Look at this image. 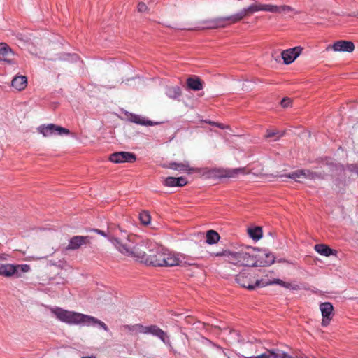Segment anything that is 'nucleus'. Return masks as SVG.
I'll list each match as a JSON object with an SVG mask.
<instances>
[{
  "instance_id": "obj_44",
  "label": "nucleus",
  "mask_w": 358,
  "mask_h": 358,
  "mask_svg": "<svg viewBox=\"0 0 358 358\" xmlns=\"http://www.w3.org/2000/svg\"><path fill=\"white\" fill-rule=\"evenodd\" d=\"M82 358H96L94 356L83 357Z\"/></svg>"
},
{
  "instance_id": "obj_18",
  "label": "nucleus",
  "mask_w": 358,
  "mask_h": 358,
  "mask_svg": "<svg viewBox=\"0 0 358 358\" xmlns=\"http://www.w3.org/2000/svg\"><path fill=\"white\" fill-rule=\"evenodd\" d=\"M13 57L14 52L11 48L6 43H0V60L11 63Z\"/></svg>"
},
{
  "instance_id": "obj_3",
  "label": "nucleus",
  "mask_w": 358,
  "mask_h": 358,
  "mask_svg": "<svg viewBox=\"0 0 358 358\" xmlns=\"http://www.w3.org/2000/svg\"><path fill=\"white\" fill-rule=\"evenodd\" d=\"M52 313L55 315L58 320L69 324H84L87 326L97 324L106 331H109L108 326L103 322L93 316L66 310L61 308L52 309Z\"/></svg>"
},
{
  "instance_id": "obj_1",
  "label": "nucleus",
  "mask_w": 358,
  "mask_h": 358,
  "mask_svg": "<svg viewBox=\"0 0 358 358\" xmlns=\"http://www.w3.org/2000/svg\"><path fill=\"white\" fill-rule=\"evenodd\" d=\"M148 241L138 238L127 257L153 266H183L186 264H187L179 255L155 245L147 252L145 249L148 248Z\"/></svg>"
},
{
  "instance_id": "obj_37",
  "label": "nucleus",
  "mask_w": 358,
  "mask_h": 358,
  "mask_svg": "<svg viewBox=\"0 0 358 358\" xmlns=\"http://www.w3.org/2000/svg\"><path fill=\"white\" fill-rule=\"evenodd\" d=\"M244 358H271L270 350L257 356L244 357Z\"/></svg>"
},
{
  "instance_id": "obj_36",
  "label": "nucleus",
  "mask_w": 358,
  "mask_h": 358,
  "mask_svg": "<svg viewBox=\"0 0 358 358\" xmlns=\"http://www.w3.org/2000/svg\"><path fill=\"white\" fill-rule=\"evenodd\" d=\"M279 133L280 132L278 130H276V131L267 130L266 134H265V138H269L277 136V138L275 140H278L282 135V134L279 135Z\"/></svg>"
},
{
  "instance_id": "obj_4",
  "label": "nucleus",
  "mask_w": 358,
  "mask_h": 358,
  "mask_svg": "<svg viewBox=\"0 0 358 358\" xmlns=\"http://www.w3.org/2000/svg\"><path fill=\"white\" fill-rule=\"evenodd\" d=\"M255 248L245 247L237 252H231L229 250H222L215 253V256H224L227 257V261L239 266H255L254 260Z\"/></svg>"
},
{
  "instance_id": "obj_23",
  "label": "nucleus",
  "mask_w": 358,
  "mask_h": 358,
  "mask_svg": "<svg viewBox=\"0 0 358 358\" xmlns=\"http://www.w3.org/2000/svg\"><path fill=\"white\" fill-rule=\"evenodd\" d=\"M210 24L208 26V28L210 29H215L218 27H224L226 24H228V22L227 21V17H217L215 19H213L209 22Z\"/></svg>"
},
{
  "instance_id": "obj_9",
  "label": "nucleus",
  "mask_w": 358,
  "mask_h": 358,
  "mask_svg": "<svg viewBox=\"0 0 358 358\" xmlns=\"http://www.w3.org/2000/svg\"><path fill=\"white\" fill-rule=\"evenodd\" d=\"M91 240L92 237L89 236H74L70 238L68 245L65 248V250H78L82 246L90 245Z\"/></svg>"
},
{
  "instance_id": "obj_15",
  "label": "nucleus",
  "mask_w": 358,
  "mask_h": 358,
  "mask_svg": "<svg viewBox=\"0 0 358 358\" xmlns=\"http://www.w3.org/2000/svg\"><path fill=\"white\" fill-rule=\"evenodd\" d=\"M302 48L296 46L293 48L285 50L282 52L281 55L285 64L292 63L301 54Z\"/></svg>"
},
{
  "instance_id": "obj_10",
  "label": "nucleus",
  "mask_w": 358,
  "mask_h": 358,
  "mask_svg": "<svg viewBox=\"0 0 358 358\" xmlns=\"http://www.w3.org/2000/svg\"><path fill=\"white\" fill-rule=\"evenodd\" d=\"M109 160L113 163H133L136 160V155L130 152H116L111 154Z\"/></svg>"
},
{
  "instance_id": "obj_29",
  "label": "nucleus",
  "mask_w": 358,
  "mask_h": 358,
  "mask_svg": "<svg viewBox=\"0 0 358 358\" xmlns=\"http://www.w3.org/2000/svg\"><path fill=\"white\" fill-rule=\"evenodd\" d=\"M303 178L308 179H323V175L321 173L314 172L309 169H304Z\"/></svg>"
},
{
  "instance_id": "obj_2",
  "label": "nucleus",
  "mask_w": 358,
  "mask_h": 358,
  "mask_svg": "<svg viewBox=\"0 0 358 358\" xmlns=\"http://www.w3.org/2000/svg\"><path fill=\"white\" fill-rule=\"evenodd\" d=\"M107 238L121 254L127 256L138 237L128 234L118 225L110 224L107 230Z\"/></svg>"
},
{
  "instance_id": "obj_11",
  "label": "nucleus",
  "mask_w": 358,
  "mask_h": 358,
  "mask_svg": "<svg viewBox=\"0 0 358 358\" xmlns=\"http://www.w3.org/2000/svg\"><path fill=\"white\" fill-rule=\"evenodd\" d=\"M143 334H150L157 336L164 343H168L169 341V336L166 333L157 325L153 324L150 326H144L143 329Z\"/></svg>"
},
{
  "instance_id": "obj_40",
  "label": "nucleus",
  "mask_w": 358,
  "mask_h": 358,
  "mask_svg": "<svg viewBox=\"0 0 358 358\" xmlns=\"http://www.w3.org/2000/svg\"><path fill=\"white\" fill-rule=\"evenodd\" d=\"M148 9L146 4L143 2H140L138 5V10L141 13L145 12Z\"/></svg>"
},
{
  "instance_id": "obj_24",
  "label": "nucleus",
  "mask_w": 358,
  "mask_h": 358,
  "mask_svg": "<svg viewBox=\"0 0 358 358\" xmlns=\"http://www.w3.org/2000/svg\"><path fill=\"white\" fill-rule=\"evenodd\" d=\"M182 92L179 86L169 87L166 90V94L169 97L176 99L181 96Z\"/></svg>"
},
{
  "instance_id": "obj_46",
  "label": "nucleus",
  "mask_w": 358,
  "mask_h": 358,
  "mask_svg": "<svg viewBox=\"0 0 358 358\" xmlns=\"http://www.w3.org/2000/svg\"><path fill=\"white\" fill-rule=\"evenodd\" d=\"M352 16L358 17V12L356 14H354Z\"/></svg>"
},
{
  "instance_id": "obj_43",
  "label": "nucleus",
  "mask_w": 358,
  "mask_h": 358,
  "mask_svg": "<svg viewBox=\"0 0 358 358\" xmlns=\"http://www.w3.org/2000/svg\"><path fill=\"white\" fill-rule=\"evenodd\" d=\"M209 124H213V125H216L217 127L221 128V129L224 128L223 125L222 124H220V123H215V122H209Z\"/></svg>"
},
{
  "instance_id": "obj_30",
  "label": "nucleus",
  "mask_w": 358,
  "mask_h": 358,
  "mask_svg": "<svg viewBox=\"0 0 358 358\" xmlns=\"http://www.w3.org/2000/svg\"><path fill=\"white\" fill-rule=\"evenodd\" d=\"M261 4H252L248 8H243V10L245 11V17L248 15L253 14L255 12L261 11Z\"/></svg>"
},
{
  "instance_id": "obj_26",
  "label": "nucleus",
  "mask_w": 358,
  "mask_h": 358,
  "mask_svg": "<svg viewBox=\"0 0 358 358\" xmlns=\"http://www.w3.org/2000/svg\"><path fill=\"white\" fill-rule=\"evenodd\" d=\"M220 238L217 232L214 230H209L206 233V242L208 244H215L219 241Z\"/></svg>"
},
{
  "instance_id": "obj_45",
  "label": "nucleus",
  "mask_w": 358,
  "mask_h": 358,
  "mask_svg": "<svg viewBox=\"0 0 358 358\" xmlns=\"http://www.w3.org/2000/svg\"><path fill=\"white\" fill-rule=\"evenodd\" d=\"M125 236L124 234H119V236L120 237H124Z\"/></svg>"
},
{
  "instance_id": "obj_5",
  "label": "nucleus",
  "mask_w": 358,
  "mask_h": 358,
  "mask_svg": "<svg viewBox=\"0 0 358 358\" xmlns=\"http://www.w3.org/2000/svg\"><path fill=\"white\" fill-rule=\"evenodd\" d=\"M236 282L242 287L253 290L257 287H262V279H255L249 269H244L236 275Z\"/></svg>"
},
{
  "instance_id": "obj_6",
  "label": "nucleus",
  "mask_w": 358,
  "mask_h": 358,
  "mask_svg": "<svg viewBox=\"0 0 358 358\" xmlns=\"http://www.w3.org/2000/svg\"><path fill=\"white\" fill-rule=\"evenodd\" d=\"M30 271V266L28 264H5L0 266V275L18 278L21 277L22 273H27Z\"/></svg>"
},
{
  "instance_id": "obj_7",
  "label": "nucleus",
  "mask_w": 358,
  "mask_h": 358,
  "mask_svg": "<svg viewBox=\"0 0 358 358\" xmlns=\"http://www.w3.org/2000/svg\"><path fill=\"white\" fill-rule=\"evenodd\" d=\"M275 256L273 253L255 248L254 260L255 267H264L273 264L275 262Z\"/></svg>"
},
{
  "instance_id": "obj_22",
  "label": "nucleus",
  "mask_w": 358,
  "mask_h": 358,
  "mask_svg": "<svg viewBox=\"0 0 358 358\" xmlns=\"http://www.w3.org/2000/svg\"><path fill=\"white\" fill-rule=\"evenodd\" d=\"M271 358H297L288 352H286L279 348L270 350Z\"/></svg>"
},
{
  "instance_id": "obj_12",
  "label": "nucleus",
  "mask_w": 358,
  "mask_h": 358,
  "mask_svg": "<svg viewBox=\"0 0 358 358\" xmlns=\"http://www.w3.org/2000/svg\"><path fill=\"white\" fill-rule=\"evenodd\" d=\"M320 309L322 315V325L323 327H327L329 325L334 315V307L331 303L324 302L320 305Z\"/></svg>"
},
{
  "instance_id": "obj_33",
  "label": "nucleus",
  "mask_w": 358,
  "mask_h": 358,
  "mask_svg": "<svg viewBox=\"0 0 358 358\" xmlns=\"http://www.w3.org/2000/svg\"><path fill=\"white\" fill-rule=\"evenodd\" d=\"M139 220L143 224L148 225L150 222L151 217L148 212L143 211L139 214Z\"/></svg>"
},
{
  "instance_id": "obj_20",
  "label": "nucleus",
  "mask_w": 358,
  "mask_h": 358,
  "mask_svg": "<svg viewBox=\"0 0 358 358\" xmlns=\"http://www.w3.org/2000/svg\"><path fill=\"white\" fill-rule=\"evenodd\" d=\"M11 84L14 88L19 91H21L27 87V78L24 76H15L13 79Z\"/></svg>"
},
{
  "instance_id": "obj_27",
  "label": "nucleus",
  "mask_w": 358,
  "mask_h": 358,
  "mask_svg": "<svg viewBox=\"0 0 358 358\" xmlns=\"http://www.w3.org/2000/svg\"><path fill=\"white\" fill-rule=\"evenodd\" d=\"M248 232L250 238L255 241L259 240L262 236V229L260 227L249 228Z\"/></svg>"
},
{
  "instance_id": "obj_42",
  "label": "nucleus",
  "mask_w": 358,
  "mask_h": 358,
  "mask_svg": "<svg viewBox=\"0 0 358 358\" xmlns=\"http://www.w3.org/2000/svg\"><path fill=\"white\" fill-rule=\"evenodd\" d=\"M94 231L96 234H99V235H101V236H104V237H106V238H107V231H103V230H100V229H94Z\"/></svg>"
},
{
  "instance_id": "obj_31",
  "label": "nucleus",
  "mask_w": 358,
  "mask_h": 358,
  "mask_svg": "<svg viewBox=\"0 0 358 358\" xmlns=\"http://www.w3.org/2000/svg\"><path fill=\"white\" fill-rule=\"evenodd\" d=\"M143 327L144 326L141 324H136L134 325H125V326H124V328L131 332H134L136 334H137V333L143 334Z\"/></svg>"
},
{
  "instance_id": "obj_16",
  "label": "nucleus",
  "mask_w": 358,
  "mask_h": 358,
  "mask_svg": "<svg viewBox=\"0 0 358 358\" xmlns=\"http://www.w3.org/2000/svg\"><path fill=\"white\" fill-rule=\"evenodd\" d=\"M163 166L173 170L187 172L188 173H193L196 171L194 168L190 167L188 162L186 161L180 163L170 162L168 165H164Z\"/></svg>"
},
{
  "instance_id": "obj_38",
  "label": "nucleus",
  "mask_w": 358,
  "mask_h": 358,
  "mask_svg": "<svg viewBox=\"0 0 358 358\" xmlns=\"http://www.w3.org/2000/svg\"><path fill=\"white\" fill-rule=\"evenodd\" d=\"M176 178L178 187H183L187 183V179L184 177H178Z\"/></svg>"
},
{
  "instance_id": "obj_25",
  "label": "nucleus",
  "mask_w": 358,
  "mask_h": 358,
  "mask_svg": "<svg viewBox=\"0 0 358 358\" xmlns=\"http://www.w3.org/2000/svg\"><path fill=\"white\" fill-rule=\"evenodd\" d=\"M245 17V11H243L242 9L240 12H238L234 15L227 16L226 17H227V21L228 22V24H235L238 22L241 21Z\"/></svg>"
},
{
  "instance_id": "obj_32",
  "label": "nucleus",
  "mask_w": 358,
  "mask_h": 358,
  "mask_svg": "<svg viewBox=\"0 0 358 358\" xmlns=\"http://www.w3.org/2000/svg\"><path fill=\"white\" fill-rule=\"evenodd\" d=\"M261 11H268L271 13H280V8L277 6L270 4H261Z\"/></svg>"
},
{
  "instance_id": "obj_17",
  "label": "nucleus",
  "mask_w": 358,
  "mask_h": 358,
  "mask_svg": "<svg viewBox=\"0 0 358 358\" xmlns=\"http://www.w3.org/2000/svg\"><path fill=\"white\" fill-rule=\"evenodd\" d=\"M332 49L334 51L339 52H352L355 49V45L351 41H338L335 42L332 45Z\"/></svg>"
},
{
  "instance_id": "obj_41",
  "label": "nucleus",
  "mask_w": 358,
  "mask_h": 358,
  "mask_svg": "<svg viewBox=\"0 0 358 358\" xmlns=\"http://www.w3.org/2000/svg\"><path fill=\"white\" fill-rule=\"evenodd\" d=\"M278 8H280V13L292 10V8L289 6H282Z\"/></svg>"
},
{
  "instance_id": "obj_19",
  "label": "nucleus",
  "mask_w": 358,
  "mask_h": 358,
  "mask_svg": "<svg viewBox=\"0 0 358 358\" xmlns=\"http://www.w3.org/2000/svg\"><path fill=\"white\" fill-rule=\"evenodd\" d=\"M187 87L194 91H199L203 89V82L197 76L189 77L187 79Z\"/></svg>"
},
{
  "instance_id": "obj_8",
  "label": "nucleus",
  "mask_w": 358,
  "mask_h": 358,
  "mask_svg": "<svg viewBox=\"0 0 358 358\" xmlns=\"http://www.w3.org/2000/svg\"><path fill=\"white\" fill-rule=\"evenodd\" d=\"M38 131L39 133L43 134L44 137H48L56 134L63 136L70 134V131L68 129L54 124H48L47 125L42 124L38 128Z\"/></svg>"
},
{
  "instance_id": "obj_28",
  "label": "nucleus",
  "mask_w": 358,
  "mask_h": 358,
  "mask_svg": "<svg viewBox=\"0 0 358 358\" xmlns=\"http://www.w3.org/2000/svg\"><path fill=\"white\" fill-rule=\"evenodd\" d=\"M274 284L279 285L285 288H289L291 287L290 283L284 282L280 279H274L272 281L271 280L266 281L264 279H262V287H265V286L270 285H274Z\"/></svg>"
},
{
  "instance_id": "obj_34",
  "label": "nucleus",
  "mask_w": 358,
  "mask_h": 358,
  "mask_svg": "<svg viewBox=\"0 0 358 358\" xmlns=\"http://www.w3.org/2000/svg\"><path fill=\"white\" fill-rule=\"evenodd\" d=\"M163 184L166 187H178L177 178L171 176L167 177L164 179Z\"/></svg>"
},
{
  "instance_id": "obj_35",
  "label": "nucleus",
  "mask_w": 358,
  "mask_h": 358,
  "mask_svg": "<svg viewBox=\"0 0 358 358\" xmlns=\"http://www.w3.org/2000/svg\"><path fill=\"white\" fill-rule=\"evenodd\" d=\"M304 169H301V170H297L296 171H294L291 173H289V175H287V176L289 178H292V179H294V180H297L298 178H303V175H304Z\"/></svg>"
},
{
  "instance_id": "obj_47",
  "label": "nucleus",
  "mask_w": 358,
  "mask_h": 358,
  "mask_svg": "<svg viewBox=\"0 0 358 358\" xmlns=\"http://www.w3.org/2000/svg\"><path fill=\"white\" fill-rule=\"evenodd\" d=\"M357 171H358V165H357Z\"/></svg>"
},
{
  "instance_id": "obj_39",
  "label": "nucleus",
  "mask_w": 358,
  "mask_h": 358,
  "mask_svg": "<svg viewBox=\"0 0 358 358\" xmlns=\"http://www.w3.org/2000/svg\"><path fill=\"white\" fill-rule=\"evenodd\" d=\"M291 103H292V100L289 98H284L281 101V106L283 108H288L289 106H291Z\"/></svg>"
},
{
  "instance_id": "obj_21",
  "label": "nucleus",
  "mask_w": 358,
  "mask_h": 358,
  "mask_svg": "<svg viewBox=\"0 0 358 358\" xmlns=\"http://www.w3.org/2000/svg\"><path fill=\"white\" fill-rule=\"evenodd\" d=\"M316 252H317L321 255H324L326 257H329L332 255H334V250L330 248L325 244H316L314 247Z\"/></svg>"
},
{
  "instance_id": "obj_13",
  "label": "nucleus",
  "mask_w": 358,
  "mask_h": 358,
  "mask_svg": "<svg viewBox=\"0 0 358 358\" xmlns=\"http://www.w3.org/2000/svg\"><path fill=\"white\" fill-rule=\"evenodd\" d=\"M212 174L217 178H234L239 173H244L245 169H215L211 171Z\"/></svg>"
},
{
  "instance_id": "obj_14",
  "label": "nucleus",
  "mask_w": 358,
  "mask_h": 358,
  "mask_svg": "<svg viewBox=\"0 0 358 358\" xmlns=\"http://www.w3.org/2000/svg\"><path fill=\"white\" fill-rule=\"evenodd\" d=\"M124 115L129 122L135 123L136 124L142 126H154L159 124V122H152L151 120L146 119L144 117H142L141 115H136L128 111H126L124 113Z\"/></svg>"
}]
</instances>
